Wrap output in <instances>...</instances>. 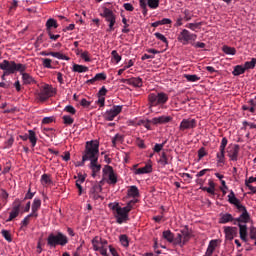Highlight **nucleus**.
Here are the masks:
<instances>
[{"mask_svg": "<svg viewBox=\"0 0 256 256\" xmlns=\"http://www.w3.org/2000/svg\"><path fill=\"white\" fill-rule=\"evenodd\" d=\"M201 25H203V22H194V23H188L185 25L187 29H190V31H199L201 29Z\"/></svg>", "mask_w": 256, "mask_h": 256, "instance_id": "obj_32", "label": "nucleus"}, {"mask_svg": "<svg viewBox=\"0 0 256 256\" xmlns=\"http://www.w3.org/2000/svg\"><path fill=\"white\" fill-rule=\"evenodd\" d=\"M158 163L159 165H161V167H166V165H169V158L167 157V154L165 152L161 153Z\"/></svg>", "mask_w": 256, "mask_h": 256, "instance_id": "obj_37", "label": "nucleus"}, {"mask_svg": "<svg viewBox=\"0 0 256 256\" xmlns=\"http://www.w3.org/2000/svg\"><path fill=\"white\" fill-rule=\"evenodd\" d=\"M165 143L166 142H163L161 144H155L154 148H153V151L154 153H160V151H163V148L165 147Z\"/></svg>", "mask_w": 256, "mask_h": 256, "instance_id": "obj_54", "label": "nucleus"}, {"mask_svg": "<svg viewBox=\"0 0 256 256\" xmlns=\"http://www.w3.org/2000/svg\"><path fill=\"white\" fill-rule=\"evenodd\" d=\"M227 143H229V140H227L226 137H223L220 144V151H225V148L227 147Z\"/></svg>", "mask_w": 256, "mask_h": 256, "instance_id": "obj_58", "label": "nucleus"}, {"mask_svg": "<svg viewBox=\"0 0 256 256\" xmlns=\"http://www.w3.org/2000/svg\"><path fill=\"white\" fill-rule=\"evenodd\" d=\"M239 230L237 227L224 226V235L227 241H233L234 237H237Z\"/></svg>", "mask_w": 256, "mask_h": 256, "instance_id": "obj_15", "label": "nucleus"}, {"mask_svg": "<svg viewBox=\"0 0 256 256\" xmlns=\"http://www.w3.org/2000/svg\"><path fill=\"white\" fill-rule=\"evenodd\" d=\"M76 55H80L81 59L85 61L86 63H91V55L88 51L79 52V50L76 52Z\"/></svg>", "mask_w": 256, "mask_h": 256, "instance_id": "obj_39", "label": "nucleus"}, {"mask_svg": "<svg viewBox=\"0 0 256 256\" xmlns=\"http://www.w3.org/2000/svg\"><path fill=\"white\" fill-rule=\"evenodd\" d=\"M41 209V200L39 198H34L32 206H31V213L34 217H39V210Z\"/></svg>", "mask_w": 256, "mask_h": 256, "instance_id": "obj_22", "label": "nucleus"}, {"mask_svg": "<svg viewBox=\"0 0 256 256\" xmlns=\"http://www.w3.org/2000/svg\"><path fill=\"white\" fill-rule=\"evenodd\" d=\"M28 133L29 134L20 135L19 137L22 141H27V139H29L31 147H35V145H37V134L33 130H28Z\"/></svg>", "mask_w": 256, "mask_h": 256, "instance_id": "obj_17", "label": "nucleus"}, {"mask_svg": "<svg viewBox=\"0 0 256 256\" xmlns=\"http://www.w3.org/2000/svg\"><path fill=\"white\" fill-rule=\"evenodd\" d=\"M143 15H147V0H139Z\"/></svg>", "mask_w": 256, "mask_h": 256, "instance_id": "obj_52", "label": "nucleus"}, {"mask_svg": "<svg viewBox=\"0 0 256 256\" xmlns=\"http://www.w3.org/2000/svg\"><path fill=\"white\" fill-rule=\"evenodd\" d=\"M122 23L124 25V28L122 29V33H129L130 30H129V28H127V27H129V25L127 24V18L123 17Z\"/></svg>", "mask_w": 256, "mask_h": 256, "instance_id": "obj_59", "label": "nucleus"}, {"mask_svg": "<svg viewBox=\"0 0 256 256\" xmlns=\"http://www.w3.org/2000/svg\"><path fill=\"white\" fill-rule=\"evenodd\" d=\"M1 234H2V237H4L6 241H8V243H11V241H13V238L11 237V232H9V230L3 229L1 231Z\"/></svg>", "mask_w": 256, "mask_h": 256, "instance_id": "obj_46", "label": "nucleus"}, {"mask_svg": "<svg viewBox=\"0 0 256 256\" xmlns=\"http://www.w3.org/2000/svg\"><path fill=\"white\" fill-rule=\"evenodd\" d=\"M184 77L186 81H189V83H197V81L201 80V77L197 74H186Z\"/></svg>", "mask_w": 256, "mask_h": 256, "instance_id": "obj_38", "label": "nucleus"}, {"mask_svg": "<svg viewBox=\"0 0 256 256\" xmlns=\"http://www.w3.org/2000/svg\"><path fill=\"white\" fill-rule=\"evenodd\" d=\"M69 243V238L67 235L63 234L62 232H57V234H49L47 238V245L49 247H57L60 245L61 247H65Z\"/></svg>", "mask_w": 256, "mask_h": 256, "instance_id": "obj_4", "label": "nucleus"}, {"mask_svg": "<svg viewBox=\"0 0 256 256\" xmlns=\"http://www.w3.org/2000/svg\"><path fill=\"white\" fill-rule=\"evenodd\" d=\"M170 121H173V117L162 115L152 118L151 123H153V125H163L165 123H170Z\"/></svg>", "mask_w": 256, "mask_h": 256, "instance_id": "obj_20", "label": "nucleus"}, {"mask_svg": "<svg viewBox=\"0 0 256 256\" xmlns=\"http://www.w3.org/2000/svg\"><path fill=\"white\" fill-rule=\"evenodd\" d=\"M159 1L160 0H147L146 5H148L150 9H157L159 7Z\"/></svg>", "mask_w": 256, "mask_h": 256, "instance_id": "obj_47", "label": "nucleus"}, {"mask_svg": "<svg viewBox=\"0 0 256 256\" xmlns=\"http://www.w3.org/2000/svg\"><path fill=\"white\" fill-rule=\"evenodd\" d=\"M64 125H71L72 123H75V119L71 117L70 115H64L62 117Z\"/></svg>", "mask_w": 256, "mask_h": 256, "instance_id": "obj_49", "label": "nucleus"}, {"mask_svg": "<svg viewBox=\"0 0 256 256\" xmlns=\"http://www.w3.org/2000/svg\"><path fill=\"white\" fill-rule=\"evenodd\" d=\"M72 71L74 73H87V71H89V67L79 64H73Z\"/></svg>", "mask_w": 256, "mask_h": 256, "instance_id": "obj_30", "label": "nucleus"}, {"mask_svg": "<svg viewBox=\"0 0 256 256\" xmlns=\"http://www.w3.org/2000/svg\"><path fill=\"white\" fill-rule=\"evenodd\" d=\"M216 159L218 164L221 163L225 165V150H220V152L216 154Z\"/></svg>", "mask_w": 256, "mask_h": 256, "instance_id": "obj_41", "label": "nucleus"}, {"mask_svg": "<svg viewBox=\"0 0 256 256\" xmlns=\"http://www.w3.org/2000/svg\"><path fill=\"white\" fill-rule=\"evenodd\" d=\"M197 127V120L195 118H184L180 122L179 131H189Z\"/></svg>", "mask_w": 256, "mask_h": 256, "instance_id": "obj_12", "label": "nucleus"}, {"mask_svg": "<svg viewBox=\"0 0 256 256\" xmlns=\"http://www.w3.org/2000/svg\"><path fill=\"white\" fill-rule=\"evenodd\" d=\"M0 69L4 71V75H13L16 71L18 73H23V71H27V66L21 63H15V61L3 60L0 63Z\"/></svg>", "mask_w": 256, "mask_h": 256, "instance_id": "obj_3", "label": "nucleus"}, {"mask_svg": "<svg viewBox=\"0 0 256 256\" xmlns=\"http://www.w3.org/2000/svg\"><path fill=\"white\" fill-rule=\"evenodd\" d=\"M174 243L176 245H180L181 247H183V234L180 233H177L176 237L174 238Z\"/></svg>", "mask_w": 256, "mask_h": 256, "instance_id": "obj_48", "label": "nucleus"}, {"mask_svg": "<svg viewBox=\"0 0 256 256\" xmlns=\"http://www.w3.org/2000/svg\"><path fill=\"white\" fill-rule=\"evenodd\" d=\"M239 227V234H240V239L247 243V224H237Z\"/></svg>", "mask_w": 256, "mask_h": 256, "instance_id": "obj_24", "label": "nucleus"}, {"mask_svg": "<svg viewBox=\"0 0 256 256\" xmlns=\"http://www.w3.org/2000/svg\"><path fill=\"white\" fill-rule=\"evenodd\" d=\"M132 87H143V79L141 77H132L129 78V84Z\"/></svg>", "mask_w": 256, "mask_h": 256, "instance_id": "obj_29", "label": "nucleus"}, {"mask_svg": "<svg viewBox=\"0 0 256 256\" xmlns=\"http://www.w3.org/2000/svg\"><path fill=\"white\" fill-rule=\"evenodd\" d=\"M101 191H103V187H101V185H99V184H95L90 189L89 195L94 200L101 199V195L99 194V193H101Z\"/></svg>", "mask_w": 256, "mask_h": 256, "instance_id": "obj_21", "label": "nucleus"}, {"mask_svg": "<svg viewBox=\"0 0 256 256\" xmlns=\"http://www.w3.org/2000/svg\"><path fill=\"white\" fill-rule=\"evenodd\" d=\"M222 51L225 55H237V49L235 47L224 45Z\"/></svg>", "mask_w": 256, "mask_h": 256, "instance_id": "obj_35", "label": "nucleus"}, {"mask_svg": "<svg viewBox=\"0 0 256 256\" xmlns=\"http://www.w3.org/2000/svg\"><path fill=\"white\" fill-rule=\"evenodd\" d=\"M206 156H207V151L205 150V147H201L198 150V159L201 160L203 159V157H206Z\"/></svg>", "mask_w": 256, "mask_h": 256, "instance_id": "obj_56", "label": "nucleus"}, {"mask_svg": "<svg viewBox=\"0 0 256 256\" xmlns=\"http://www.w3.org/2000/svg\"><path fill=\"white\" fill-rule=\"evenodd\" d=\"M240 149H241V147L239 146V144L228 145L226 153H227L230 161H238Z\"/></svg>", "mask_w": 256, "mask_h": 256, "instance_id": "obj_13", "label": "nucleus"}, {"mask_svg": "<svg viewBox=\"0 0 256 256\" xmlns=\"http://www.w3.org/2000/svg\"><path fill=\"white\" fill-rule=\"evenodd\" d=\"M40 101H47L49 97H53V88L49 85L44 86L41 92L38 94Z\"/></svg>", "mask_w": 256, "mask_h": 256, "instance_id": "obj_18", "label": "nucleus"}, {"mask_svg": "<svg viewBox=\"0 0 256 256\" xmlns=\"http://www.w3.org/2000/svg\"><path fill=\"white\" fill-rule=\"evenodd\" d=\"M42 65L45 69H53V66L51 65V59L49 58H42Z\"/></svg>", "mask_w": 256, "mask_h": 256, "instance_id": "obj_51", "label": "nucleus"}, {"mask_svg": "<svg viewBox=\"0 0 256 256\" xmlns=\"http://www.w3.org/2000/svg\"><path fill=\"white\" fill-rule=\"evenodd\" d=\"M121 111H123V105H114L111 109L104 112L103 118L105 121H113Z\"/></svg>", "mask_w": 256, "mask_h": 256, "instance_id": "obj_9", "label": "nucleus"}, {"mask_svg": "<svg viewBox=\"0 0 256 256\" xmlns=\"http://www.w3.org/2000/svg\"><path fill=\"white\" fill-rule=\"evenodd\" d=\"M127 195L128 197H133V199H135V197H139V188H137V186H130L127 191Z\"/></svg>", "mask_w": 256, "mask_h": 256, "instance_id": "obj_34", "label": "nucleus"}, {"mask_svg": "<svg viewBox=\"0 0 256 256\" xmlns=\"http://www.w3.org/2000/svg\"><path fill=\"white\" fill-rule=\"evenodd\" d=\"M64 111H66V113H70V115H75L77 113V110L72 105H67L64 108Z\"/></svg>", "mask_w": 256, "mask_h": 256, "instance_id": "obj_53", "label": "nucleus"}, {"mask_svg": "<svg viewBox=\"0 0 256 256\" xmlns=\"http://www.w3.org/2000/svg\"><path fill=\"white\" fill-rule=\"evenodd\" d=\"M250 239H256V228L250 229Z\"/></svg>", "mask_w": 256, "mask_h": 256, "instance_id": "obj_64", "label": "nucleus"}, {"mask_svg": "<svg viewBox=\"0 0 256 256\" xmlns=\"http://www.w3.org/2000/svg\"><path fill=\"white\" fill-rule=\"evenodd\" d=\"M208 185L209 187L203 186V187H200V189L202 191H206L210 195H215V182H213V180H208Z\"/></svg>", "mask_w": 256, "mask_h": 256, "instance_id": "obj_27", "label": "nucleus"}, {"mask_svg": "<svg viewBox=\"0 0 256 256\" xmlns=\"http://www.w3.org/2000/svg\"><path fill=\"white\" fill-rule=\"evenodd\" d=\"M255 65H256V58H252L251 61H247L244 63V68L246 71L249 69H255Z\"/></svg>", "mask_w": 256, "mask_h": 256, "instance_id": "obj_44", "label": "nucleus"}, {"mask_svg": "<svg viewBox=\"0 0 256 256\" xmlns=\"http://www.w3.org/2000/svg\"><path fill=\"white\" fill-rule=\"evenodd\" d=\"M20 75H22L23 85H31L32 83H35V78H33V76H30L29 73H25V71H22L20 72Z\"/></svg>", "mask_w": 256, "mask_h": 256, "instance_id": "obj_25", "label": "nucleus"}, {"mask_svg": "<svg viewBox=\"0 0 256 256\" xmlns=\"http://www.w3.org/2000/svg\"><path fill=\"white\" fill-rule=\"evenodd\" d=\"M31 217L34 216L32 214H28L26 217H24V219L21 221L22 227H27V225H29V219H31Z\"/></svg>", "mask_w": 256, "mask_h": 256, "instance_id": "obj_57", "label": "nucleus"}, {"mask_svg": "<svg viewBox=\"0 0 256 256\" xmlns=\"http://www.w3.org/2000/svg\"><path fill=\"white\" fill-rule=\"evenodd\" d=\"M83 161H99V141H90L86 142V149L82 156Z\"/></svg>", "mask_w": 256, "mask_h": 256, "instance_id": "obj_2", "label": "nucleus"}, {"mask_svg": "<svg viewBox=\"0 0 256 256\" xmlns=\"http://www.w3.org/2000/svg\"><path fill=\"white\" fill-rule=\"evenodd\" d=\"M177 40L182 45H189L195 43L197 41V34L191 33L187 29H182L178 34Z\"/></svg>", "mask_w": 256, "mask_h": 256, "instance_id": "obj_6", "label": "nucleus"}, {"mask_svg": "<svg viewBox=\"0 0 256 256\" xmlns=\"http://www.w3.org/2000/svg\"><path fill=\"white\" fill-rule=\"evenodd\" d=\"M35 197V192H31V188L28 189L27 193L25 194L24 200L33 199Z\"/></svg>", "mask_w": 256, "mask_h": 256, "instance_id": "obj_61", "label": "nucleus"}, {"mask_svg": "<svg viewBox=\"0 0 256 256\" xmlns=\"http://www.w3.org/2000/svg\"><path fill=\"white\" fill-rule=\"evenodd\" d=\"M245 71H246L245 66L237 65L234 67L232 74L234 75V77H239V75H243V73H245Z\"/></svg>", "mask_w": 256, "mask_h": 256, "instance_id": "obj_36", "label": "nucleus"}, {"mask_svg": "<svg viewBox=\"0 0 256 256\" xmlns=\"http://www.w3.org/2000/svg\"><path fill=\"white\" fill-rule=\"evenodd\" d=\"M41 185H51L53 183V180H51V176L49 174H43L40 179Z\"/></svg>", "mask_w": 256, "mask_h": 256, "instance_id": "obj_40", "label": "nucleus"}, {"mask_svg": "<svg viewBox=\"0 0 256 256\" xmlns=\"http://www.w3.org/2000/svg\"><path fill=\"white\" fill-rule=\"evenodd\" d=\"M123 137L119 134H116L113 138H112V144L113 147H115V145H117V141H122Z\"/></svg>", "mask_w": 256, "mask_h": 256, "instance_id": "obj_60", "label": "nucleus"}, {"mask_svg": "<svg viewBox=\"0 0 256 256\" xmlns=\"http://www.w3.org/2000/svg\"><path fill=\"white\" fill-rule=\"evenodd\" d=\"M119 241L122 247H129V237L125 234L120 235Z\"/></svg>", "mask_w": 256, "mask_h": 256, "instance_id": "obj_43", "label": "nucleus"}, {"mask_svg": "<svg viewBox=\"0 0 256 256\" xmlns=\"http://www.w3.org/2000/svg\"><path fill=\"white\" fill-rule=\"evenodd\" d=\"M99 160H92L90 162V169L92 170V177H96L97 173L101 171V164H97Z\"/></svg>", "mask_w": 256, "mask_h": 256, "instance_id": "obj_26", "label": "nucleus"}, {"mask_svg": "<svg viewBox=\"0 0 256 256\" xmlns=\"http://www.w3.org/2000/svg\"><path fill=\"white\" fill-rule=\"evenodd\" d=\"M21 199L16 198L14 202L12 203V210L10 212V215L8 219L6 220L7 223L13 221V219L19 217V213H21Z\"/></svg>", "mask_w": 256, "mask_h": 256, "instance_id": "obj_10", "label": "nucleus"}, {"mask_svg": "<svg viewBox=\"0 0 256 256\" xmlns=\"http://www.w3.org/2000/svg\"><path fill=\"white\" fill-rule=\"evenodd\" d=\"M233 221L235 222V217L231 213H220L218 220L220 225H227V223H233Z\"/></svg>", "mask_w": 256, "mask_h": 256, "instance_id": "obj_19", "label": "nucleus"}, {"mask_svg": "<svg viewBox=\"0 0 256 256\" xmlns=\"http://www.w3.org/2000/svg\"><path fill=\"white\" fill-rule=\"evenodd\" d=\"M181 234H182L183 245H185V243H187V241L191 239V234L189 233V230H181Z\"/></svg>", "mask_w": 256, "mask_h": 256, "instance_id": "obj_45", "label": "nucleus"}, {"mask_svg": "<svg viewBox=\"0 0 256 256\" xmlns=\"http://www.w3.org/2000/svg\"><path fill=\"white\" fill-rule=\"evenodd\" d=\"M154 37H156V39H158V41L165 43V45H169V40H167V37H165V35H163L162 33L155 32Z\"/></svg>", "mask_w": 256, "mask_h": 256, "instance_id": "obj_42", "label": "nucleus"}, {"mask_svg": "<svg viewBox=\"0 0 256 256\" xmlns=\"http://www.w3.org/2000/svg\"><path fill=\"white\" fill-rule=\"evenodd\" d=\"M93 251H99L100 255L107 256V247H101V240L99 236H95L92 240Z\"/></svg>", "mask_w": 256, "mask_h": 256, "instance_id": "obj_14", "label": "nucleus"}, {"mask_svg": "<svg viewBox=\"0 0 256 256\" xmlns=\"http://www.w3.org/2000/svg\"><path fill=\"white\" fill-rule=\"evenodd\" d=\"M98 97H105L107 95V88L105 86H102L101 89L98 91Z\"/></svg>", "mask_w": 256, "mask_h": 256, "instance_id": "obj_62", "label": "nucleus"}, {"mask_svg": "<svg viewBox=\"0 0 256 256\" xmlns=\"http://www.w3.org/2000/svg\"><path fill=\"white\" fill-rule=\"evenodd\" d=\"M101 15L105 18L107 23H109L108 31H114L115 23H117V16H115L113 10L109 8H104L103 13Z\"/></svg>", "mask_w": 256, "mask_h": 256, "instance_id": "obj_8", "label": "nucleus"}, {"mask_svg": "<svg viewBox=\"0 0 256 256\" xmlns=\"http://www.w3.org/2000/svg\"><path fill=\"white\" fill-rule=\"evenodd\" d=\"M148 101L150 104V107H157L159 105H165L169 101V95H167L165 92H159V93H150L148 95Z\"/></svg>", "mask_w": 256, "mask_h": 256, "instance_id": "obj_5", "label": "nucleus"}, {"mask_svg": "<svg viewBox=\"0 0 256 256\" xmlns=\"http://www.w3.org/2000/svg\"><path fill=\"white\" fill-rule=\"evenodd\" d=\"M238 212L241 214L239 217L235 218V222H233V225H238V223H240L241 225H247V223L251 221V216L247 211V207L244 206V209H238Z\"/></svg>", "mask_w": 256, "mask_h": 256, "instance_id": "obj_11", "label": "nucleus"}, {"mask_svg": "<svg viewBox=\"0 0 256 256\" xmlns=\"http://www.w3.org/2000/svg\"><path fill=\"white\" fill-rule=\"evenodd\" d=\"M94 79H96V81H105L107 74H105V72L98 73L94 76Z\"/></svg>", "mask_w": 256, "mask_h": 256, "instance_id": "obj_55", "label": "nucleus"}, {"mask_svg": "<svg viewBox=\"0 0 256 256\" xmlns=\"http://www.w3.org/2000/svg\"><path fill=\"white\" fill-rule=\"evenodd\" d=\"M57 27H59V24H57V20H55L53 18H49L46 21V31H47V33L51 32V29H57Z\"/></svg>", "mask_w": 256, "mask_h": 256, "instance_id": "obj_28", "label": "nucleus"}, {"mask_svg": "<svg viewBox=\"0 0 256 256\" xmlns=\"http://www.w3.org/2000/svg\"><path fill=\"white\" fill-rule=\"evenodd\" d=\"M103 178L106 179V183L108 185H117V181H119L117 177V173L115 170L109 165H105L102 170Z\"/></svg>", "mask_w": 256, "mask_h": 256, "instance_id": "obj_7", "label": "nucleus"}, {"mask_svg": "<svg viewBox=\"0 0 256 256\" xmlns=\"http://www.w3.org/2000/svg\"><path fill=\"white\" fill-rule=\"evenodd\" d=\"M123 7L125 11H135V7L131 3H124Z\"/></svg>", "mask_w": 256, "mask_h": 256, "instance_id": "obj_63", "label": "nucleus"}, {"mask_svg": "<svg viewBox=\"0 0 256 256\" xmlns=\"http://www.w3.org/2000/svg\"><path fill=\"white\" fill-rule=\"evenodd\" d=\"M228 202L230 203V205H234V207H236L237 211L239 209H244V207H245V205L241 204V200H239V198L235 197V192H233V190H231L228 195Z\"/></svg>", "mask_w": 256, "mask_h": 256, "instance_id": "obj_16", "label": "nucleus"}, {"mask_svg": "<svg viewBox=\"0 0 256 256\" xmlns=\"http://www.w3.org/2000/svg\"><path fill=\"white\" fill-rule=\"evenodd\" d=\"M132 203H137V200H131L124 207H120L119 202H114V203L108 204V207L112 211H115V213H116L114 215V217L116 219V223H118L119 225H122V223L129 221V212L131 211V209H133Z\"/></svg>", "mask_w": 256, "mask_h": 256, "instance_id": "obj_1", "label": "nucleus"}, {"mask_svg": "<svg viewBox=\"0 0 256 256\" xmlns=\"http://www.w3.org/2000/svg\"><path fill=\"white\" fill-rule=\"evenodd\" d=\"M50 55L51 57H54L55 59H59L60 61H69L71 59L67 55L61 52H50Z\"/></svg>", "mask_w": 256, "mask_h": 256, "instance_id": "obj_33", "label": "nucleus"}, {"mask_svg": "<svg viewBox=\"0 0 256 256\" xmlns=\"http://www.w3.org/2000/svg\"><path fill=\"white\" fill-rule=\"evenodd\" d=\"M153 172V166L151 164H146L142 168H138L134 171L135 175H145L147 173H152Z\"/></svg>", "mask_w": 256, "mask_h": 256, "instance_id": "obj_23", "label": "nucleus"}, {"mask_svg": "<svg viewBox=\"0 0 256 256\" xmlns=\"http://www.w3.org/2000/svg\"><path fill=\"white\" fill-rule=\"evenodd\" d=\"M111 55H112V59H114L115 63L118 64V63H121V55H119V53L117 52V50H113L111 52Z\"/></svg>", "mask_w": 256, "mask_h": 256, "instance_id": "obj_50", "label": "nucleus"}, {"mask_svg": "<svg viewBox=\"0 0 256 256\" xmlns=\"http://www.w3.org/2000/svg\"><path fill=\"white\" fill-rule=\"evenodd\" d=\"M162 237L163 239L168 241V243H173L175 241V235L173 234V232H171V230H165L162 233Z\"/></svg>", "mask_w": 256, "mask_h": 256, "instance_id": "obj_31", "label": "nucleus"}]
</instances>
